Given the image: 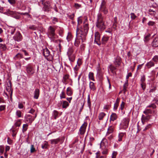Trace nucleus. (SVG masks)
<instances>
[{
  "label": "nucleus",
  "instance_id": "1",
  "mask_svg": "<svg viewBox=\"0 0 158 158\" xmlns=\"http://www.w3.org/2000/svg\"><path fill=\"white\" fill-rule=\"evenodd\" d=\"M96 26L100 30H103L106 28L104 19L102 14L98 13L97 15Z\"/></svg>",
  "mask_w": 158,
  "mask_h": 158
},
{
  "label": "nucleus",
  "instance_id": "2",
  "mask_svg": "<svg viewBox=\"0 0 158 158\" xmlns=\"http://www.w3.org/2000/svg\"><path fill=\"white\" fill-rule=\"evenodd\" d=\"M89 27H88V23L85 24L83 26V27L81 30L80 33L81 37L82 40H83L84 39L85 36L87 35Z\"/></svg>",
  "mask_w": 158,
  "mask_h": 158
},
{
  "label": "nucleus",
  "instance_id": "3",
  "mask_svg": "<svg viewBox=\"0 0 158 158\" xmlns=\"http://www.w3.org/2000/svg\"><path fill=\"white\" fill-rule=\"evenodd\" d=\"M74 49L73 47H69L67 52V55L68 57L69 60L71 62L74 61L75 58V56L73 53Z\"/></svg>",
  "mask_w": 158,
  "mask_h": 158
},
{
  "label": "nucleus",
  "instance_id": "4",
  "mask_svg": "<svg viewBox=\"0 0 158 158\" xmlns=\"http://www.w3.org/2000/svg\"><path fill=\"white\" fill-rule=\"evenodd\" d=\"M43 53L44 56L47 60L52 61L53 60V56L50 53L49 51L47 48L43 49Z\"/></svg>",
  "mask_w": 158,
  "mask_h": 158
},
{
  "label": "nucleus",
  "instance_id": "5",
  "mask_svg": "<svg viewBox=\"0 0 158 158\" xmlns=\"http://www.w3.org/2000/svg\"><path fill=\"white\" fill-rule=\"evenodd\" d=\"M55 29L53 27L50 26L48 29V37L53 40L56 35L55 33Z\"/></svg>",
  "mask_w": 158,
  "mask_h": 158
},
{
  "label": "nucleus",
  "instance_id": "6",
  "mask_svg": "<svg viewBox=\"0 0 158 158\" xmlns=\"http://www.w3.org/2000/svg\"><path fill=\"white\" fill-rule=\"evenodd\" d=\"M130 119L128 118H124L121 123V126L124 129L127 128L128 126Z\"/></svg>",
  "mask_w": 158,
  "mask_h": 158
},
{
  "label": "nucleus",
  "instance_id": "7",
  "mask_svg": "<svg viewBox=\"0 0 158 158\" xmlns=\"http://www.w3.org/2000/svg\"><path fill=\"white\" fill-rule=\"evenodd\" d=\"M42 4L44 5L43 10L47 12H48L50 9V4L49 2H44L43 1H42Z\"/></svg>",
  "mask_w": 158,
  "mask_h": 158
},
{
  "label": "nucleus",
  "instance_id": "8",
  "mask_svg": "<svg viewBox=\"0 0 158 158\" xmlns=\"http://www.w3.org/2000/svg\"><path fill=\"white\" fill-rule=\"evenodd\" d=\"M106 2L105 0H102L100 6V10L103 12L104 14H106L108 12V10L106 8Z\"/></svg>",
  "mask_w": 158,
  "mask_h": 158
},
{
  "label": "nucleus",
  "instance_id": "9",
  "mask_svg": "<svg viewBox=\"0 0 158 158\" xmlns=\"http://www.w3.org/2000/svg\"><path fill=\"white\" fill-rule=\"evenodd\" d=\"M95 39L94 43H96L98 45H100L101 44L100 41V35L99 32H96L95 33Z\"/></svg>",
  "mask_w": 158,
  "mask_h": 158
},
{
  "label": "nucleus",
  "instance_id": "10",
  "mask_svg": "<svg viewBox=\"0 0 158 158\" xmlns=\"http://www.w3.org/2000/svg\"><path fill=\"white\" fill-rule=\"evenodd\" d=\"M27 73L29 75H32L34 73V70L33 66L30 64L27 65L26 67Z\"/></svg>",
  "mask_w": 158,
  "mask_h": 158
},
{
  "label": "nucleus",
  "instance_id": "11",
  "mask_svg": "<svg viewBox=\"0 0 158 158\" xmlns=\"http://www.w3.org/2000/svg\"><path fill=\"white\" fill-rule=\"evenodd\" d=\"M13 39L15 41L19 42L22 40L23 37L19 31L17 32L13 37Z\"/></svg>",
  "mask_w": 158,
  "mask_h": 158
},
{
  "label": "nucleus",
  "instance_id": "12",
  "mask_svg": "<svg viewBox=\"0 0 158 158\" xmlns=\"http://www.w3.org/2000/svg\"><path fill=\"white\" fill-rule=\"evenodd\" d=\"M37 116L36 114H35V116L34 117H33L31 115L29 114H27L25 116L26 122H29L30 123H31L32 122L35 120V118Z\"/></svg>",
  "mask_w": 158,
  "mask_h": 158
},
{
  "label": "nucleus",
  "instance_id": "13",
  "mask_svg": "<svg viewBox=\"0 0 158 158\" xmlns=\"http://www.w3.org/2000/svg\"><path fill=\"white\" fill-rule=\"evenodd\" d=\"M8 13L12 17L16 19H19L20 17V16L18 15L17 12L13 11H9Z\"/></svg>",
  "mask_w": 158,
  "mask_h": 158
},
{
  "label": "nucleus",
  "instance_id": "14",
  "mask_svg": "<svg viewBox=\"0 0 158 158\" xmlns=\"http://www.w3.org/2000/svg\"><path fill=\"white\" fill-rule=\"evenodd\" d=\"M87 126V123H85L83 124L82 126L81 127L80 131V134H83L85 132L86 127Z\"/></svg>",
  "mask_w": 158,
  "mask_h": 158
},
{
  "label": "nucleus",
  "instance_id": "15",
  "mask_svg": "<svg viewBox=\"0 0 158 158\" xmlns=\"http://www.w3.org/2000/svg\"><path fill=\"white\" fill-rule=\"evenodd\" d=\"M109 39V37L106 36L104 35L103 36L102 39L101 44H105L107 42Z\"/></svg>",
  "mask_w": 158,
  "mask_h": 158
},
{
  "label": "nucleus",
  "instance_id": "16",
  "mask_svg": "<svg viewBox=\"0 0 158 158\" xmlns=\"http://www.w3.org/2000/svg\"><path fill=\"white\" fill-rule=\"evenodd\" d=\"M151 115H148L145 116L143 114L142 116L141 120L143 124H144V122L148 121L150 119Z\"/></svg>",
  "mask_w": 158,
  "mask_h": 158
},
{
  "label": "nucleus",
  "instance_id": "17",
  "mask_svg": "<svg viewBox=\"0 0 158 158\" xmlns=\"http://www.w3.org/2000/svg\"><path fill=\"white\" fill-rule=\"evenodd\" d=\"M151 45L153 47H158V38H155L153 39Z\"/></svg>",
  "mask_w": 158,
  "mask_h": 158
},
{
  "label": "nucleus",
  "instance_id": "18",
  "mask_svg": "<svg viewBox=\"0 0 158 158\" xmlns=\"http://www.w3.org/2000/svg\"><path fill=\"white\" fill-rule=\"evenodd\" d=\"M6 89L8 92H10V97L11 98H12L11 97L12 94V90L11 89V84L10 82L9 84H7V86L6 87Z\"/></svg>",
  "mask_w": 158,
  "mask_h": 158
},
{
  "label": "nucleus",
  "instance_id": "19",
  "mask_svg": "<svg viewBox=\"0 0 158 158\" xmlns=\"http://www.w3.org/2000/svg\"><path fill=\"white\" fill-rule=\"evenodd\" d=\"M40 94V90L38 89H36L34 93V98L37 99L38 98Z\"/></svg>",
  "mask_w": 158,
  "mask_h": 158
},
{
  "label": "nucleus",
  "instance_id": "20",
  "mask_svg": "<svg viewBox=\"0 0 158 158\" xmlns=\"http://www.w3.org/2000/svg\"><path fill=\"white\" fill-rule=\"evenodd\" d=\"M89 87L90 90L93 91H95L96 89V88L94 85V83L92 81H90L89 84Z\"/></svg>",
  "mask_w": 158,
  "mask_h": 158
},
{
  "label": "nucleus",
  "instance_id": "21",
  "mask_svg": "<svg viewBox=\"0 0 158 158\" xmlns=\"http://www.w3.org/2000/svg\"><path fill=\"white\" fill-rule=\"evenodd\" d=\"M121 59L119 57H117L114 59V63L116 65H119L120 64Z\"/></svg>",
  "mask_w": 158,
  "mask_h": 158
},
{
  "label": "nucleus",
  "instance_id": "22",
  "mask_svg": "<svg viewBox=\"0 0 158 158\" xmlns=\"http://www.w3.org/2000/svg\"><path fill=\"white\" fill-rule=\"evenodd\" d=\"M60 140V139L59 138L56 139H51L50 140L51 143L52 144H57Z\"/></svg>",
  "mask_w": 158,
  "mask_h": 158
},
{
  "label": "nucleus",
  "instance_id": "23",
  "mask_svg": "<svg viewBox=\"0 0 158 158\" xmlns=\"http://www.w3.org/2000/svg\"><path fill=\"white\" fill-rule=\"evenodd\" d=\"M155 65L154 63L152 61L148 62L145 65L148 68L150 69L151 67L154 66Z\"/></svg>",
  "mask_w": 158,
  "mask_h": 158
},
{
  "label": "nucleus",
  "instance_id": "24",
  "mask_svg": "<svg viewBox=\"0 0 158 158\" xmlns=\"http://www.w3.org/2000/svg\"><path fill=\"white\" fill-rule=\"evenodd\" d=\"M23 58V55L20 53H18L14 57V59L16 60Z\"/></svg>",
  "mask_w": 158,
  "mask_h": 158
},
{
  "label": "nucleus",
  "instance_id": "25",
  "mask_svg": "<svg viewBox=\"0 0 158 158\" xmlns=\"http://www.w3.org/2000/svg\"><path fill=\"white\" fill-rule=\"evenodd\" d=\"M58 112L56 110H54L52 113V115L55 119H56L58 117Z\"/></svg>",
  "mask_w": 158,
  "mask_h": 158
},
{
  "label": "nucleus",
  "instance_id": "26",
  "mask_svg": "<svg viewBox=\"0 0 158 158\" xmlns=\"http://www.w3.org/2000/svg\"><path fill=\"white\" fill-rule=\"evenodd\" d=\"M106 114L104 112H101L98 115V119L100 120H103V118L106 116Z\"/></svg>",
  "mask_w": 158,
  "mask_h": 158
},
{
  "label": "nucleus",
  "instance_id": "27",
  "mask_svg": "<svg viewBox=\"0 0 158 158\" xmlns=\"http://www.w3.org/2000/svg\"><path fill=\"white\" fill-rule=\"evenodd\" d=\"M67 94L68 96H71L73 94V92L72 89L70 87H68L66 90Z\"/></svg>",
  "mask_w": 158,
  "mask_h": 158
},
{
  "label": "nucleus",
  "instance_id": "28",
  "mask_svg": "<svg viewBox=\"0 0 158 158\" xmlns=\"http://www.w3.org/2000/svg\"><path fill=\"white\" fill-rule=\"evenodd\" d=\"M114 131V127L113 126L110 127L108 129V132L106 134V136H107L108 135L112 133Z\"/></svg>",
  "mask_w": 158,
  "mask_h": 158
},
{
  "label": "nucleus",
  "instance_id": "29",
  "mask_svg": "<svg viewBox=\"0 0 158 158\" xmlns=\"http://www.w3.org/2000/svg\"><path fill=\"white\" fill-rule=\"evenodd\" d=\"M117 118V115L115 113H112L110 116V120L114 121Z\"/></svg>",
  "mask_w": 158,
  "mask_h": 158
},
{
  "label": "nucleus",
  "instance_id": "30",
  "mask_svg": "<svg viewBox=\"0 0 158 158\" xmlns=\"http://www.w3.org/2000/svg\"><path fill=\"white\" fill-rule=\"evenodd\" d=\"M109 68L112 73H116L114 71L116 69V67L111 64L109 66Z\"/></svg>",
  "mask_w": 158,
  "mask_h": 158
},
{
  "label": "nucleus",
  "instance_id": "31",
  "mask_svg": "<svg viewBox=\"0 0 158 158\" xmlns=\"http://www.w3.org/2000/svg\"><path fill=\"white\" fill-rule=\"evenodd\" d=\"M48 142L47 141H45L44 143L42 144L41 145V148L44 149H47L48 148Z\"/></svg>",
  "mask_w": 158,
  "mask_h": 158
},
{
  "label": "nucleus",
  "instance_id": "32",
  "mask_svg": "<svg viewBox=\"0 0 158 158\" xmlns=\"http://www.w3.org/2000/svg\"><path fill=\"white\" fill-rule=\"evenodd\" d=\"M151 35V34L150 33L148 34L145 36L144 38V41L145 42H147L150 40V37Z\"/></svg>",
  "mask_w": 158,
  "mask_h": 158
},
{
  "label": "nucleus",
  "instance_id": "33",
  "mask_svg": "<svg viewBox=\"0 0 158 158\" xmlns=\"http://www.w3.org/2000/svg\"><path fill=\"white\" fill-rule=\"evenodd\" d=\"M125 133H120L118 135V141L120 142L122 140V138L125 135Z\"/></svg>",
  "mask_w": 158,
  "mask_h": 158
},
{
  "label": "nucleus",
  "instance_id": "34",
  "mask_svg": "<svg viewBox=\"0 0 158 158\" xmlns=\"http://www.w3.org/2000/svg\"><path fill=\"white\" fill-rule=\"evenodd\" d=\"M143 113L146 115H148L149 114H152L153 111L150 109H147L143 112Z\"/></svg>",
  "mask_w": 158,
  "mask_h": 158
},
{
  "label": "nucleus",
  "instance_id": "35",
  "mask_svg": "<svg viewBox=\"0 0 158 158\" xmlns=\"http://www.w3.org/2000/svg\"><path fill=\"white\" fill-rule=\"evenodd\" d=\"M69 104L68 102L66 101H63V104H62V107L63 108H66L68 106H69Z\"/></svg>",
  "mask_w": 158,
  "mask_h": 158
},
{
  "label": "nucleus",
  "instance_id": "36",
  "mask_svg": "<svg viewBox=\"0 0 158 158\" xmlns=\"http://www.w3.org/2000/svg\"><path fill=\"white\" fill-rule=\"evenodd\" d=\"M89 78L93 81H94L95 80L94 77V73L92 72H90L89 74Z\"/></svg>",
  "mask_w": 158,
  "mask_h": 158
},
{
  "label": "nucleus",
  "instance_id": "37",
  "mask_svg": "<svg viewBox=\"0 0 158 158\" xmlns=\"http://www.w3.org/2000/svg\"><path fill=\"white\" fill-rule=\"evenodd\" d=\"M21 123V120L18 119L17 121L15 122V125L16 127H19L20 126Z\"/></svg>",
  "mask_w": 158,
  "mask_h": 158
},
{
  "label": "nucleus",
  "instance_id": "38",
  "mask_svg": "<svg viewBox=\"0 0 158 158\" xmlns=\"http://www.w3.org/2000/svg\"><path fill=\"white\" fill-rule=\"evenodd\" d=\"M87 103L88 106H89V108L90 109L91 108V102L89 94L88 96Z\"/></svg>",
  "mask_w": 158,
  "mask_h": 158
},
{
  "label": "nucleus",
  "instance_id": "39",
  "mask_svg": "<svg viewBox=\"0 0 158 158\" xmlns=\"http://www.w3.org/2000/svg\"><path fill=\"white\" fill-rule=\"evenodd\" d=\"M28 126V125L27 124H24L23 125L22 129V131L23 132L27 130Z\"/></svg>",
  "mask_w": 158,
  "mask_h": 158
},
{
  "label": "nucleus",
  "instance_id": "40",
  "mask_svg": "<svg viewBox=\"0 0 158 158\" xmlns=\"http://www.w3.org/2000/svg\"><path fill=\"white\" fill-rule=\"evenodd\" d=\"M22 112L19 110H17L16 112V114L18 118H20L22 117Z\"/></svg>",
  "mask_w": 158,
  "mask_h": 158
},
{
  "label": "nucleus",
  "instance_id": "41",
  "mask_svg": "<svg viewBox=\"0 0 158 158\" xmlns=\"http://www.w3.org/2000/svg\"><path fill=\"white\" fill-rule=\"evenodd\" d=\"M74 6L76 9H78L81 7V5L78 3H75Z\"/></svg>",
  "mask_w": 158,
  "mask_h": 158
},
{
  "label": "nucleus",
  "instance_id": "42",
  "mask_svg": "<svg viewBox=\"0 0 158 158\" xmlns=\"http://www.w3.org/2000/svg\"><path fill=\"white\" fill-rule=\"evenodd\" d=\"M156 107V106L154 103L152 104L147 106V108H152L153 109H155Z\"/></svg>",
  "mask_w": 158,
  "mask_h": 158
},
{
  "label": "nucleus",
  "instance_id": "43",
  "mask_svg": "<svg viewBox=\"0 0 158 158\" xmlns=\"http://www.w3.org/2000/svg\"><path fill=\"white\" fill-rule=\"evenodd\" d=\"M80 43V41L77 40V39H75L74 45L76 47H78Z\"/></svg>",
  "mask_w": 158,
  "mask_h": 158
},
{
  "label": "nucleus",
  "instance_id": "44",
  "mask_svg": "<svg viewBox=\"0 0 158 158\" xmlns=\"http://www.w3.org/2000/svg\"><path fill=\"white\" fill-rule=\"evenodd\" d=\"M0 48H2L3 50H5L6 48V45L0 44Z\"/></svg>",
  "mask_w": 158,
  "mask_h": 158
},
{
  "label": "nucleus",
  "instance_id": "45",
  "mask_svg": "<svg viewBox=\"0 0 158 158\" xmlns=\"http://www.w3.org/2000/svg\"><path fill=\"white\" fill-rule=\"evenodd\" d=\"M131 18L132 19H134L137 18V16L133 13H131Z\"/></svg>",
  "mask_w": 158,
  "mask_h": 158
},
{
  "label": "nucleus",
  "instance_id": "46",
  "mask_svg": "<svg viewBox=\"0 0 158 158\" xmlns=\"http://www.w3.org/2000/svg\"><path fill=\"white\" fill-rule=\"evenodd\" d=\"M65 94L64 92V91H62L61 93V94H60V97L61 99H62L63 98H65Z\"/></svg>",
  "mask_w": 158,
  "mask_h": 158
},
{
  "label": "nucleus",
  "instance_id": "47",
  "mask_svg": "<svg viewBox=\"0 0 158 158\" xmlns=\"http://www.w3.org/2000/svg\"><path fill=\"white\" fill-rule=\"evenodd\" d=\"M148 11L150 14L152 15H154L155 13H156V12H155V11L151 9H149Z\"/></svg>",
  "mask_w": 158,
  "mask_h": 158
},
{
  "label": "nucleus",
  "instance_id": "48",
  "mask_svg": "<svg viewBox=\"0 0 158 158\" xmlns=\"http://www.w3.org/2000/svg\"><path fill=\"white\" fill-rule=\"evenodd\" d=\"M67 16L69 19L73 20V18L74 17V13H73L71 15H67Z\"/></svg>",
  "mask_w": 158,
  "mask_h": 158
},
{
  "label": "nucleus",
  "instance_id": "49",
  "mask_svg": "<svg viewBox=\"0 0 158 158\" xmlns=\"http://www.w3.org/2000/svg\"><path fill=\"white\" fill-rule=\"evenodd\" d=\"M117 154V152L114 151L112 155L111 158H116Z\"/></svg>",
  "mask_w": 158,
  "mask_h": 158
},
{
  "label": "nucleus",
  "instance_id": "50",
  "mask_svg": "<svg viewBox=\"0 0 158 158\" xmlns=\"http://www.w3.org/2000/svg\"><path fill=\"white\" fill-rule=\"evenodd\" d=\"M35 151V148H34V145H31V146L30 152L31 153H33Z\"/></svg>",
  "mask_w": 158,
  "mask_h": 158
},
{
  "label": "nucleus",
  "instance_id": "51",
  "mask_svg": "<svg viewBox=\"0 0 158 158\" xmlns=\"http://www.w3.org/2000/svg\"><path fill=\"white\" fill-rule=\"evenodd\" d=\"M152 60L155 62H157L158 61V56L156 55L154 56Z\"/></svg>",
  "mask_w": 158,
  "mask_h": 158
},
{
  "label": "nucleus",
  "instance_id": "52",
  "mask_svg": "<svg viewBox=\"0 0 158 158\" xmlns=\"http://www.w3.org/2000/svg\"><path fill=\"white\" fill-rule=\"evenodd\" d=\"M99 154V152H97L96 153V158H106L105 156H100L99 157V156L98 155Z\"/></svg>",
  "mask_w": 158,
  "mask_h": 158
},
{
  "label": "nucleus",
  "instance_id": "53",
  "mask_svg": "<svg viewBox=\"0 0 158 158\" xmlns=\"http://www.w3.org/2000/svg\"><path fill=\"white\" fill-rule=\"evenodd\" d=\"M140 81L141 83H145L144 82L145 81V78L144 76H143L141 77Z\"/></svg>",
  "mask_w": 158,
  "mask_h": 158
},
{
  "label": "nucleus",
  "instance_id": "54",
  "mask_svg": "<svg viewBox=\"0 0 158 158\" xmlns=\"http://www.w3.org/2000/svg\"><path fill=\"white\" fill-rule=\"evenodd\" d=\"M82 23V20L81 19V17H79L78 18L77 23L78 25H79Z\"/></svg>",
  "mask_w": 158,
  "mask_h": 158
},
{
  "label": "nucleus",
  "instance_id": "55",
  "mask_svg": "<svg viewBox=\"0 0 158 158\" xmlns=\"http://www.w3.org/2000/svg\"><path fill=\"white\" fill-rule=\"evenodd\" d=\"M6 108L5 105H1L0 106V111H3Z\"/></svg>",
  "mask_w": 158,
  "mask_h": 158
},
{
  "label": "nucleus",
  "instance_id": "56",
  "mask_svg": "<svg viewBox=\"0 0 158 158\" xmlns=\"http://www.w3.org/2000/svg\"><path fill=\"white\" fill-rule=\"evenodd\" d=\"M108 153V150L107 149H105L102 152V153L103 155L107 154Z\"/></svg>",
  "mask_w": 158,
  "mask_h": 158
},
{
  "label": "nucleus",
  "instance_id": "57",
  "mask_svg": "<svg viewBox=\"0 0 158 158\" xmlns=\"http://www.w3.org/2000/svg\"><path fill=\"white\" fill-rule=\"evenodd\" d=\"M29 28L30 29H32L33 30H35L36 29V28L35 26L34 25H31L29 27Z\"/></svg>",
  "mask_w": 158,
  "mask_h": 158
},
{
  "label": "nucleus",
  "instance_id": "58",
  "mask_svg": "<svg viewBox=\"0 0 158 158\" xmlns=\"http://www.w3.org/2000/svg\"><path fill=\"white\" fill-rule=\"evenodd\" d=\"M69 76L68 75H67V74L65 75L63 77L64 81H66V80L68 79L69 78Z\"/></svg>",
  "mask_w": 158,
  "mask_h": 158
},
{
  "label": "nucleus",
  "instance_id": "59",
  "mask_svg": "<svg viewBox=\"0 0 158 158\" xmlns=\"http://www.w3.org/2000/svg\"><path fill=\"white\" fill-rule=\"evenodd\" d=\"M141 88H142V89L144 90L146 87V84L145 83H141Z\"/></svg>",
  "mask_w": 158,
  "mask_h": 158
},
{
  "label": "nucleus",
  "instance_id": "60",
  "mask_svg": "<svg viewBox=\"0 0 158 158\" xmlns=\"http://www.w3.org/2000/svg\"><path fill=\"white\" fill-rule=\"evenodd\" d=\"M151 127V124H148V125H147L145 128L143 130V131H145L148 129V128H150Z\"/></svg>",
  "mask_w": 158,
  "mask_h": 158
},
{
  "label": "nucleus",
  "instance_id": "61",
  "mask_svg": "<svg viewBox=\"0 0 158 158\" xmlns=\"http://www.w3.org/2000/svg\"><path fill=\"white\" fill-rule=\"evenodd\" d=\"M156 90V87H154L153 88L151 89L149 91V93H153L155 92V90Z\"/></svg>",
  "mask_w": 158,
  "mask_h": 158
},
{
  "label": "nucleus",
  "instance_id": "62",
  "mask_svg": "<svg viewBox=\"0 0 158 158\" xmlns=\"http://www.w3.org/2000/svg\"><path fill=\"white\" fill-rule=\"evenodd\" d=\"M4 150V147L2 146H0V153L1 154H2Z\"/></svg>",
  "mask_w": 158,
  "mask_h": 158
},
{
  "label": "nucleus",
  "instance_id": "63",
  "mask_svg": "<svg viewBox=\"0 0 158 158\" xmlns=\"http://www.w3.org/2000/svg\"><path fill=\"white\" fill-rule=\"evenodd\" d=\"M15 65L16 67L18 68H19L21 67V64L19 62H17Z\"/></svg>",
  "mask_w": 158,
  "mask_h": 158
},
{
  "label": "nucleus",
  "instance_id": "64",
  "mask_svg": "<svg viewBox=\"0 0 158 158\" xmlns=\"http://www.w3.org/2000/svg\"><path fill=\"white\" fill-rule=\"evenodd\" d=\"M118 105L119 104H116L115 103L114 104V108H113L114 110H115L117 109Z\"/></svg>",
  "mask_w": 158,
  "mask_h": 158
}]
</instances>
